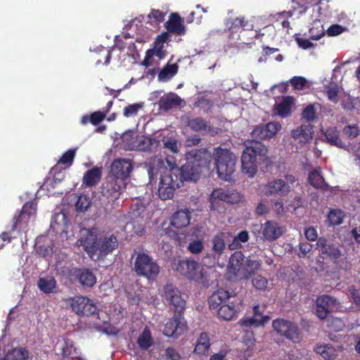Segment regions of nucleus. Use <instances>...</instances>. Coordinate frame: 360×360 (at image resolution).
Here are the masks:
<instances>
[{
    "label": "nucleus",
    "mask_w": 360,
    "mask_h": 360,
    "mask_svg": "<svg viewBox=\"0 0 360 360\" xmlns=\"http://www.w3.org/2000/svg\"><path fill=\"white\" fill-rule=\"evenodd\" d=\"M30 357L29 351L24 347H16L8 352L6 360H26Z\"/></svg>",
    "instance_id": "obj_41"
},
{
    "label": "nucleus",
    "mask_w": 360,
    "mask_h": 360,
    "mask_svg": "<svg viewBox=\"0 0 360 360\" xmlns=\"http://www.w3.org/2000/svg\"><path fill=\"white\" fill-rule=\"evenodd\" d=\"M212 158L218 177L229 181L236 170V156L229 149L218 146L214 148Z\"/></svg>",
    "instance_id": "obj_3"
},
{
    "label": "nucleus",
    "mask_w": 360,
    "mask_h": 360,
    "mask_svg": "<svg viewBox=\"0 0 360 360\" xmlns=\"http://www.w3.org/2000/svg\"><path fill=\"white\" fill-rule=\"evenodd\" d=\"M252 285L257 290H266L271 289L272 284L265 277L257 275L253 278Z\"/></svg>",
    "instance_id": "obj_50"
},
{
    "label": "nucleus",
    "mask_w": 360,
    "mask_h": 360,
    "mask_svg": "<svg viewBox=\"0 0 360 360\" xmlns=\"http://www.w3.org/2000/svg\"><path fill=\"white\" fill-rule=\"evenodd\" d=\"M39 289L44 293H54L56 292L57 283L52 277L40 278L37 283Z\"/></svg>",
    "instance_id": "obj_36"
},
{
    "label": "nucleus",
    "mask_w": 360,
    "mask_h": 360,
    "mask_svg": "<svg viewBox=\"0 0 360 360\" xmlns=\"http://www.w3.org/2000/svg\"><path fill=\"white\" fill-rule=\"evenodd\" d=\"M105 116L106 112L96 111L90 115H85L82 116L80 122L82 125H86L89 122L93 125H97L105 119Z\"/></svg>",
    "instance_id": "obj_40"
},
{
    "label": "nucleus",
    "mask_w": 360,
    "mask_h": 360,
    "mask_svg": "<svg viewBox=\"0 0 360 360\" xmlns=\"http://www.w3.org/2000/svg\"><path fill=\"white\" fill-rule=\"evenodd\" d=\"M56 353L63 358H70L71 359H77L78 352L74 347L73 342L70 340L60 339L55 345Z\"/></svg>",
    "instance_id": "obj_21"
},
{
    "label": "nucleus",
    "mask_w": 360,
    "mask_h": 360,
    "mask_svg": "<svg viewBox=\"0 0 360 360\" xmlns=\"http://www.w3.org/2000/svg\"><path fill=\"white\" fill-rule=\"evenodd\" d=\"M134 269L137 274L148 279L155 278L160 272V267L148 255L139 254L136 257Z\"/></svg>",
    "instance_id": "obj_8"
},
{
    "label": "nucleus",
    "mask_w": 360,
    "mask_h": 360,
    "mask_svg": "<svg viewBox=\"0 0 360 360\" xmlns=\"http://www.w3.org/2000/svg\"><path fill=\"white\" fill-rule=\"evenodd\" d=\"M229 30L236 31L239 28L249 29L248 21L244 17H238L235 19H230L226 23Z\"/></svg>",
    "instance_id": "obj_46"
},
{
    "label": "nucleus",
    "mask_w": 360,
    "mask_h": 360,
    "mask_svg": "<svg viewBox=\"0 0 360 360\" xmlns=\"http://www.w3.org/2000/svg\"><path fill=\"white\" fill-rule=\"evenodd\" d=\"M342 349L341 347H335L328 344H319L315 347V352L325 359H332L337 356L338 352Z\"/></svg>",
    "instance_id": "obj_31"
},
{
    "label": "nucleus",
    "mask_w": 360,
    "mask_h": 360,
    "mask_svg": "<svg viewBox=\"0 0 360 360\" xmlns=\"http://www.w3.org/2000/svg\"><path fill=\"white\" fill-rule=\"evenodd\" d=\"M319 252L323 259H329L334 263L340 260L342 255L335 247L327 245L325 238H319L317 242Z\"/></svg>",
    "instance_id": "obj_19"
},
{
    "label": "nucleus",
    "mask_w": 360,
    "mask_h": 360,
    "mask_svg": "<svg viewBox=\"0 0 360 360\" xmlns=\"http://www.w3.org/2000/svg\"><path fill=\"white\" fill-rule=\"evenodd\" d=\"M227 193L228 191H225L223 188H217L214 189L210 198V201L213 206L215 203L217 202V201H226V197H227Z\"/></svg>",
    "instance_id": "obj_52"
},
{
    "label": "nucleus",
    "mask_w": 360,
    "mask_h": 360,
    "mask_svg": "<svg viewBox=\"0 0 360 360\" xmlns=\"http://www.w3.org/2000/svg\"><path fill=\"white\" fill-rule=\"evenodd\" d=\"M68 219L64 212L55 213L53 216L50 225H68Z\"/></svg>",
    "instance_id": "obj_57"
},
{
    "label": "nucleus",
    "mask_w": 360,
    "mask_h": 360,
    "mask_svg": "<svg viewBox=\"0 0 360 360\" xmlns=\"http://www.w3.org/2000/svg\"><path fill=\"white\" fill-rule=\"evenodd\" d=\"M132 169L133 166L131 160L121 158L116 159L112 162L108 175L127 182Z\"/></svg>",
    "instance_id": "obj_14"
},
{
    "label": "nucleus",
    "mask_w": 360,
    "mask_h": 360,
    "mask_svg": "<svg viewBox=\"0 0 360 360\" xmlns=\"http://www.w3.org/2000/svg\"><path fill=\"white\" fill-rule=\"evenodd\" d=\"M326 93L329 101L334 103L338 102L339 86L336 83H330L325 86Z\"/></svg>",
    "instance_id": "obj_49"
},
{
    "label": "nucleus",
    "mask_w": 360,
    "mask_h": 360,
    "mask_svg": "<svg viewBox=\"0 0 360 360\" xmlns=\"http://www.w3.org/2000/svg\"><path fill=\"white\" fill-rule=\"evenodd\" d=\"M191 212L188 209L176 211L170 217V225H190Z\"/></svg>",
    "instance_id": "obj_32"
},
{
    "label": "nucleus",
    "mask_w": 360,
    "mask_h": 360,
    "mask_svg": "<svg viewBox=\"0 0 360 360\" xmlns=\"http://www.w3.org/2000/svg\"><path fill=\"white\" fill-rule=\"evenodd\" d=\"M91 205L90 198L86 195H80L75 203V210L77 212H84Z\"/></svg>",
    "instance_id": "obj_47"
},
{
    "label": "nucleus",
    "mask_w": 360,
    "mask_h": 360,
    "mask_svg": "<svg viewBox=\"0 0 360 360\" xmlns=\"http://www.w3.org/2000/svg\"><path fill=\"white\" fill-rule=\"evenodd\" d=\"M78 243L89 257L95 261L103 259L118 247V240L114 235L102 236L94 226L81 229Z\"/></svg>",
    "instance_id": "obj_1"
},
{
    "label": "nucleus",
    "mask_w": 360,
    "mask_h": 360,
    "mask_svg": "<svg viewBox=\"0 0 360 360\" xmlns=\"http://www.w3.org/2000/svg\"><path fill=\"white\" fill-rule=\"evenodd\" d=\"M102 170L101 168L94 167L87 170L82 178V184L87 187H92L97 185L101 179Z\"/></svg>",
    "instance_id": "obj_26"
},
{
    "label": "nucleus",
    "mask_w": 360,
    "mask_h": 360,
    "mask_svg": "<svg viewBox=\"0 0 360 360\" xmlns=\"http://www.w3.org/2000/svg\"><path fill=\"white\" fill-rule=\"evenodd\" d=\"M302 118L307 122H313L316 119V110L314 104H308L302 112Z\"/></svg>",
    "instance_id": "obj_51"
},
{
    "label": "nucleus",
    "mask_w": 360,
    "mask_h": 360,
    "mask_svg": "<svg viewBox=\"0 0 360 360\" xmlns=\"http://www.w3.org/2000/svg\"><path fill=\"white\" fill-rule=\"evenodd\" d=\"M264 126L270 139L274 136L281 128V124L276 122H270Z\"/></svg>",
    "instance_id": "obj_60"
},
{
    "label": "nucleus",
    "mask_w": 360,
    "mask_h": 360,
    "mask_svg": "<svg viewBox=\"0 0 360 360\" xmlns=\"http://www.w3.org/2000/svg\"><path fill=\"white\" fill-rule=\"evenodd\" d=\"M176 270L190 281L202 283L206 281L207 275L205 269L193 260L181 261Z\"/></svg>",
    "instance_id": "obj_7"
},
{
    "label": "nucleus",
    "mask_w": 360,
    "mask_h": 360,
    "mask_svg": "<svg viewBox=\"0 0 360 360\" xmlns=\"http://www.w3.org/2000/svg\"><path fill=\"white\" fill-rule=\"evenodd\" d=\"M307 79L303 77L295 76L290 79L292 86L295 89L301 90L307 84Z\"/></svg>",
    "instance_id": "obj_62"
},
{
    "label": "nucleus",
    "mask_w": 360,
    "mask_h": 360,
    "mask_svg": "<svg viewBox=\"0 0 360 360\" xmlns=\"http://www.w3.org/2000/svg\"><path fill=\"white\" fill-rule=\"evenodd\" d=\"M139 346L142 349H148L153 344L150 331L148 328H145L142 333L139 335L137 340Z\"/></svg>",
    "instance_id": "obj_43"
},
{
    "label": "nucleus",
    "mask_w": 360,
    "mask_h": 360,
    "mask_svg": "<svg viewBox=\"0 0 360 360\" xmlns=\"http://www.w3.org/2000/svg\"><path fill=\"white\" fill-rule=\"evenodd\" d=\"M179 65L176 63L165 65L158 74V79L160 81H167L172 78L177 72Z\"/></svg>",
    "instance_id": "obj_39"
},
{
    "label": "nucleus",
    "mask_w": 360,
    "mask_h": 360,
    "mask_svg": "<svg viewBox=\"0 0 360 360\" xmlns=\"http://www.w3.org/2000/svg\"><path fill=\"white\" fill-rule=\"evenodd\" d=\"M345 217V212L338 209L331 210L328 214V220L330 225H340L343 222Z\"/></svg>",
    "instance_id": "obj_45"
},
{
    "label": "nucleus",
    "mask_w": 360,
    "mask_h": 360,
    "mask_svg": "<svg viewBox=\"0 0 360 360\" xmlns=\"http://www.w3.org/2000/svg\"><path fill=\"white\" fill-rule=\"evenodd\" d=\"M210 348V339L207 333H202L198 338L194 352L198 354H205Z\"/></svg>",
    "instance_id": "obj_37"
},
{
    "label": "nucleus",
    "mask_w": 360,
    "mask_h": 360,
    "mask_svg": "<svg viewBox=\"0 0 360 360\" xmlns=\"http://www.w3.org/2000/svg\"><path fill=\"white\" fill-rule=\"evenodd\" d=\"M76 277L80 283L86 287H92L96 283L95 275L89 269H79L77 271Z\"/></svg>",
    "instance_id": "obj_35"
},
{
    "label": "nucleus",
    "mask_w": 360,
    "mask_h": 360,
    "mask_svg": "<svg viewBox=\"0 0 360 360\" xmlns=\"http://www.w3.org/2000/svg\"><path fill=\"white\" fill-rule=\"evenodd\" d=\"M143 107V103L129 104L124 108L123 115L126 117H134L137 115L139 110L142 109Z\"/></svg>",
    "instance_id": "obj_53"
},
{
    "label": "nucleus",
    "mask_w": 360,
    "mask_h": 360,
    "mask_svg": "<svg viewBox=\"0 0 360 360\" xmlns=\"http://www.w3.org/2000/svg\"><path fill=\"white\" fill-rule=\"evenodd\" d=\"M266 149L259 141H251L250 145H246L242 155V170L250 177H253L257 172V156L265 155Z\"/></svg>",
    "instance_id": "obj_4"
},
{
    "label": "nucleus",
    "mask_w": 360,
    "mask_h": 360,
    "mask_svg": "<svg viewBox=\"0 0 360 360\" xmlns=\"http://www.w3.org/2000/svg\"><path fill=\"white\" fill-rule=\"evenodd\" d=\"M290 134L293 139L300 143H309L313 138V126L310 124H301L296 129H292Z\"/></svg>",
    "instance_id": "obj_23"
},
{
    "label": "nucleus",
    "mask_w": 360,
    "mask_h": 360,
    "mask_svg": "<svg viewBox=\"0 0 360 360\" xmlns=\"http://www.w3.org/2000/svg\"><path fill=\"white\" fill-rule=\"evenodd\" d=\"M245 259V257L240 252H236L231 255L228 266V274L230 275V278L236 277L238 269H240Z\"/></svg>",
    "instance_id": "obj_30"
},
{
    "label": "nucleus",
    "mask_w": 360,
    "mask_h": 360,
    "mask_svg": "<svg viewBox=\"0 0 360 360\" xmlns=\"http://www.w3.org/2000/svg\"><path fill=\"white\" fill-rule=\"evenodd\" d=\"M270 318L267 315H264L263 312L260 311L259 306L255 305L253 307L252 316H247L240 319L239 323L241 326L245 327H259L263 326L267 323Z\"/></svg>",
    "instance_id": "obj_20"
},
{
    "label": "nucleus",
    "mask_w": 360,
    "mask_h": 360,
    "mask_svg": "<svg viewBox=\"0 0 360 360\" xmlns=\"http://www.w3.org/2000/svg\"><path fill=\"white\" fill-rule=\"evenodd\" d=\"M246 269L248 273V278L250 276L257 271L261 267V263L257 260L250 259L245 257Z\"/></svg>",
    "instance_id": "obj_56"
},
{
    "label": "nucleus",
    "mask_w": 360,
    "mask_h": 360,
    "mask_svg": "<svg viewBox=\"0 0 360 360\" xmlns=\"http://www.w3.org/2000/svg\"><path fill=\"white\" fill-rule=\"evenodd\" d=\"M95 317L98 319V321L94 323L95 327L97 330L107 334L115 333L109 324L110 318H109L105 312L99 311Z\"/></svg>",
    "instance_id": "obj_33"
},
{
    "label": "nucleus",
    "mask_w": 360,
    "mask_h": 360,
    "mask_svg": "<svg viewBox=\"0 0 360 360\" xmlns=\"http://www.w3.org/2000/svg\"><path fill=\"white\" fill-rule=\"evenodd\" d=\"M272 326L274 329L281 335L295 342L300 341V334L294 323L283 319H277L273 321Z\"/></svg>",
    "instance_id": "obj_16"
},
{
    "label": "nucleus",
    "mask_w": 360,
    "mask_h": 360,
    "mask_svg": "<svg viewBox=\"0 0 360 360\" xmlns=\"http://www.w3.org/2000/svg\"><path fill=\"white\" fill-rule=\"evenodd\" d=\"M165 25L169 32L177 34H184L185 33V27L182 24L180 15L176 13H173L170 15L169 19L165 22Z\"/></svg>",
    "instance_id": "obj_25"
},
{
    "label": "nucleus",
    "mask_w": 360,
    "mask_h": 360,
    "mask_svg": "<svg viewBox=\"0 0 360 360\" xmlns=\"http://www.w3.org/2000/svg\"><path fill=\"white\" fill-rule=\"evenodd\" d=\"M127 182L108 175L102 185V194L110 200L118 199L126 188Z\"/></svg>",
    "instance_id": "obj_11"
},
{
    "label": "nucleus",
    "mask_w": 360,
    "mask_h": 360,
    "mask_svg": "<svg viewBox=\"0 0 360 360\" xmlns=\"http://www.w3.org/2000/svg\"><path fill=\"white\" fill-rule=\"evenodd\" d=\"M294 104L295 98L292 96H284L279 103L275 105L276 114L282 117H288L292 112Z\"/></svg>",
    "instance_id": "obj_27"
},
{
    "label": "nucleus",
    "mask_w": 360,
    "mask_h": 360,
    "mask_svg": "<svg viewBox=\"0 0 360 360\" xmlns=\"http://www.w3.org/2000/svg\"><path fill=\"white\" fill-rule=\"evenodd\" d=\"M226 245L224 242V235H217L212 240V250L215 255H221L225 250Z\"/></svg>",
    "instance_id": "obj_48"
},
{
    "label": "nucleus",
    "mask_w": 360,
    "mask_h": 360,
    "mask_svg": "<svg viewBox=\"0 0 360 360\" xmlns=\"http://www.w3.org/2000/svg\"><path fill=\"white\" fill-rule=\"evenodd\" d=\"M167 163L171 169H176L177 171L174 172L176 174L177 177L181 183L187 181H196L200 177L201 174L203 172L204 169L207 166L206 160L198 162L195 159L193 161L187 162L180 168H179L175 162L170 160L167 158Z\"/></svg>",
    "instance_id": "obj_5"
},
{
    "label": "nucleus",
    "mask_w": 360,
    "mask_h": 360,
    "mask_svg": "<svg viewBox=\"0 0 360 360\" xmlns=\"http://www.w3.org/2000/svg\"><path fill=\"white\" fill-rule=\"evenodd\" d=\"M164 48V44L155 41L153 47L150 50L155 56L158 57L160 60H162L165 58L167 55V51Z\"/></svg>",
    "instance_id": "obj_58"
},
{
    "label": "nucleus",
    "mask_w": 360,
    "mask_h": 360,
    "mask_svg": "<svg viewBox=\"0 0 360 360\" xmlns=\"http://www.w3.org/2000/svg\"><path fill=\"white\" fill-rule=\"evenodd\" d=\"M186 330V323L184 318L179 314L174 315L165 324L163 333L167 337H177L183 334Z\"/></svg>",
    "instance_id": "obj_18"
},
{
    "label": "nucleus",
    "mask_w": 360,
    "mask_h": 360,
    "mask_svg": "<svg viewBox=\"0 0 360 360\" xmlns=\"http://www.w3.org/2000/svg\"><path fill=\"white\" fill-rule=\"evenodd\" d=\"M339 134L337 127H330L326 130L324 136L330 145L345 149L347 146L340 139Z\"/></svg>",
    "instance_id": "obj_34"
},
{
    "label": "nucleus",
    "mask_w": 360,
    "mask_h": 360,
    "mask_svg": "<svg viewBox=\"0 0 360 360\" xmlns=\"http://www.w3.org/2000/svg\"><path fill=\"white\" fill-rule=\"evenodd\" d=\"M308 180L309 184L315 188L323 189L328 187V184L325 182L320 171L317 169H314L309 173Z\"/></svg>",
    "instance_id": "obj_38"
},
{
    "label": "nucleus",
    "mask_w": 360,
    "mask_h": 360,
    "mask_svg": "<svg viewBox=\"0 0 360 360\" xmlns=\"http://www.w3.org/2000/svg\"><path fill=\"white\" fill-rule=\"evenodd\" d=\"M218 316L225 321L231 320L239 310L238 306L233 301L219 307L217 309Z\"/></svg>",
    "instance_id": "obj_29"
},
{
    "label": "nucleus",
    "mask_w": 360,
    "mask_h": 360,
    "mask_svg": "<svg viewBox=\"0 0 360 360\" xmlns=\"http://www.w3.org/2000/svg\"><path fill=\"white\" fill-rule=\"evenodd\" d=\"M162 297L166 302L174 307L177 313H181L185 308L186 301L181 292L175 286L168 284L164 287Z\"/></svg>",
    "instance_id": "obj_12"
},
{
    "label": "nucleus",
    "mask_w": 360,
    "mask_h": 360,
    "mask_svg": "<svg viewBox=\"0 0 360 360\" xmlns=\"http://www.w3.org/2000/svg\"><path fill=\"white\" fill-rule=\"evenodd\" d=\"M165 13L158 9H152L148 14V18L153 20L155 23H160L164 21Z\"/></svg>",
    "instance_id": "obj_63"
},
{
    "label": "nucleus",
    "mask_w": 360,
    "mask_h": 360,
    "mask_svg": "<svg viewBox=\"0 0 360 360\" xmlns=\"http://www.w3.org/2000/svg\"><path fill=\"white\" fill-rule=\"evenodd\" d=\"M67 304L78 315H94L97 311L94 302L84 296H76L65 300Z\"/></svg>",
    "instance_id": "obj_9"
},
{
    "label": "nucleus",
    "mask_w": 360,
    "mask_h": 360,
    "mask_svg": "<svg viewBox=\"0 0 360 360\" xmlns=\"http://www.w3.org/2000/svg\"><path fill=\"white\" fill-rule=\"evenodd\" d=\"M149 183L153 184L156 182L160 175L158 193L162 200L172 199L175 190L180 187L181 184L174 172L176 169H171L165 166V161L157 156L151 158L147 165Z\"/></svg>",
    "instance_id": "obj_2"
},
{
    "label": "nucleus",
    "mask_w": 360,
    "mask_h": 360,
    "mask_svg": "<svg viewBox=\"0 0 360 360\" xmlns=\"http://www.w3.org/2000/svg\"><path fill=\"white\" fill-rule=\"evenodd\" d=\"M76 154V149H70L65 152L58 162L51 169L50 173L53 176V181L50 185L53 186L56 182H60L64 177L63 170L69 168L74 161Z\"/></svg>",
    "instance_id": "obj_10"
},
{
    "label": "nucleus",
    "mask_w": 360,
    "mask_h": 360,
    "mask_svg": "<svg viewBox=\"0 0 360 360\" xmlns=\"http://www.w3.org/2000/svg\"><path fill=\"white\" fill-rule=\"evenodd\" d=\"M316 305V316L321 319L326 318L328 312L338 310L340 307V303L328 295L319 297Z\"/></svg>",
    "instance_id": "obj_15"
},
{
    "label": "nucleus",
    "mask_w": 360,
    "mask_h": 360,
    "mask_svg": "<svg viewBox=\"0 0 360 360\" xmlns=\"http://www.w3.org/2000/svg\"><path fill=\"white\" fill-rule=\"evenodd\" d=\"M249 236L247 231H241L234 238L233 242L229 245L230 249L237 248L239 242L245 243L248 240Z\"/></svg>",
    "instance_id": "obj_61"
},
{
    "label": "nucleus",
    "mask_w": 360,
    "mask_h": 360,
    "mask_svg": "<svg viewBox=\"0 0 360 360\" xmlns=\"http://www.w3.org/2000/svg\"><path fill=\"white\" fill-rule=\"evenodd\" d=\"M181 102L182 100L178 95L170 94L162 96L158 104L160 110L167 112L173 108L181 105Z\"/></svg>",
    "instance_id": "obj_24"
},
{
    "label": "nucleus",
    "mask_w": 360,
    "mask_h": 360,
    "mask_svg": "<svg viewBox=\"0 0 360 360\" xmlns=\"http://www.w3.org/2000/svg\"><path fill=\"white\" fill-rule=\"evenodd\" d=\"M160 143V141L154 138L144 136L139 142L138 147L141 150L152 151L156 149Z\"/></svg>",
    "instance_id": "obj_42"
},
{
    "label": "nucleus",
    "mask_w": 360,
    "mask_h": 360,
    "mask_svg": "<svg viewBox=\"0 0 360 360\" xmlns=\"http://www.w3.org/2000/svg\"><path fill=\"white\" fill-rule=\"evenodd\" d=\"M328 326L335 331L342 330L345 324L342 319L335 317H330L327 319Z\"/></svg>",
    "instance_id": "obj_59"
},
{
    "label": "nucleus",
    "mask_w": 360,
    "mask_h": 360,
    "mask_svg": "<svg viewBox=\"0 0 360 360\" xmlns=\"http://www.w3.org/2000/svg\"><path fill=\"white\" fill-rule=\"evenodd\" d=\"M146 205L142 200L139 198L134 199L128 213L129 221L127 222V225H135L136 224L140 225L143 221V218L146 214Z\"/></svg>",
    "instance_id": "obj_17"
},
{
    "label": "nucleus",
    "mask_w": 360,
    "mask_h": 360,
    "mask_svg": "<svg viewBox=\"0 0 360 360\" xmlns=\"http://www.w3.org/2000/svg\"><path fill=\"white\" fill-rule=\"evenodd\" d=\"M213 105L214 103L212 101L205 96L199 98L198 101L194 103V106L195 108L203 109L206 112H208L213 107Z\"/></svg>",
    "instance_id": "obj_54"
},
{
    "label": "nucleus",
    "mask_w": 360,
    "mask_h": 360,
    "mask_svg": "<svg viewBox=\"0 0 360 360\" xmlns=\"http://www.w3.org/2000/svg\"><path fill=\"white\" fill-rule=\"evenodd\" d=\"M186 125L191 130L202 134H214L215 132L210 123L201 117H188Z\"/></svg>",
    "instance_id": "obj_22"
},
{
    "label": "nucleus",
    "mask_w": 360,
    "mask_h": 360,
    "mask_svg": "<svg viewBox=\"0 0 360 360\" xmlns=\"http://www.w3.org/2000/svg\"><path fill=\"white\" fill-rule=\"evenodd\" d=\"M37 202L32 200L25 203L19 214L13 218V225L33 223L37 217Z\"/></svg>",
    "instance_id": "obj_13"
},
{
    "label": "nucleus",
    "mask_w": 360,
    "mask_h": 360,
    "mask_svg": "<svg viewBox=\"0 0 360 360\" xmlns=\"http://www.w3.org/2000/svg\"><path fill=\"white\" fill-rule=\"evenodd\" d=\"M282 233V226H264L262 231L264 238L269 240H276Z\"/></svg>",
    "instance_id": "obj_44"
},
{
    "label": "nucleus",
    "mask_w": 360,
    "mask_h": 360,
    "mask_svg": "<svg viewBox=\"0 0 360 360\" xmlns=\"http://www.w3.org/2000/svg\"><path fill=\"white\" fill-rule=\"evenodd\" d=\"M243 196L236 191H228L226 202L236 204L242 200Z\"/></svg>",
    "instance_id": "obj_64"
},
{
    "label": "nucleus",
    "mask_w": 360,
    "mask_h": 360,
    "mask_svg": "<svg viewBox=\"0 0 360 360\" xmlns=\"http://www.w3.org/2000/svg\"><path fill=\"white\" fill-rule=\"evenodd\" d=\"M252 136L259 140L269 139L264 124L256 126V127L252 131Z\"/></svg>",
    "instance_id": "obj_55"
},
{
    "label": "nucleus",
    "mask_w": 360,
    "mask_h": 360,
    "mask_svg": "<svg viewBox=\"0 0 360 360\" xmlns=\"http://www.w3.org/2000/svg\"><path fill=\"white\" fill-rule=\"evenodd\" d=\"M231 297L230 293L224 289H219L214 292L209 298L210 307L212 309H217L225 304V302Z\"/></svg>",
    "instance_id": "obj_28"
},
{
    "label": "nucleus",
    "mask_w": 360,
    "mask_h": 360,
    "mask_svg": "<svg viewBox=\"0 0 360 360\" xmlns=\"http://www.w3.org/2000/svg\"><path fill=\"white\" fill-rule=\"evenodd\" d=\"M297 178L290 174H287L283 179H274L269 181L264 186L263 191L267 196H285L292 190Z\"/></svg>",
    "instance_id": "obj_6"
}]
</instances>
